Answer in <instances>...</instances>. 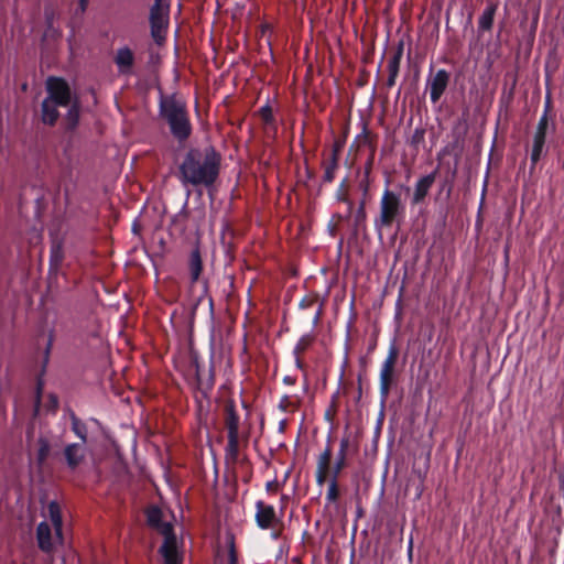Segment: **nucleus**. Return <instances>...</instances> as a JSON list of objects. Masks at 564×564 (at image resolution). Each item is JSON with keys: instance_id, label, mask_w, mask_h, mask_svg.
Wrapping results in <instances>:
<instances>
[{"instance_id": "f257e3e1", "label": "nucleus", "mask_w": 564, "mask_h": 564, "mask_svg": "<svg viewBox=\"0 0 564 564\" xmlns=\"http://www.w3.org/2000/svg\"><path fill=\"white\" fill-rule=\"evenodd\" d=\"M221 155L213 147L191 148L177 167V178L185 187L203 186L209 188L220 173Z\"/></svg>"}, {"instance_id": "f03ea898", "label": "nucleus", "mask_w": 564, "mask_h": 564, "mask_svg": "<svg viewBox=\"0 0 564 564\" xmlns=\"http://www.w3.org/2000/svg\"><path fill=\"white\" fill-rule=\"evenodd\" d=\"M160 117L167 123L172 137L180 143L186 142L193 133V126L185 101L174 95L161 96Z\"/></svg>"}, {"instance_id": "7ed1b4c3", "label": "nucleus", "mask_w": 564, "mask_h": 564, "mask_svg": "<svg viewBox=\"0 0 564 564\" xmlns=\"http://www.w3.org/2000/svg\"><path fill=\"white\" fill-rule=\"evenodd\" d=\"M350 449V436L345 435L340 440L338 452L336 453L335 460L332 464L334 455L332 438H327L326 446L317 456L316 460L315 480L318 486H323L328 479H339L343 470L348 465Z\"/></svg>"}, {"instance_id": "20e7f679", "label": "nucleus", "mask_w": 564, "mask_h": 564, "mask_svg": "<svg viewBox=\"0 0 564 564\" xmlns=\"http://www.w3.org/2000/svg\"><path fill=\"white\" fill-rule=\"evenodd\" d=\"M404 215L405 205L402 202L401 195L387 187L379 202V214L373 219V227L379 239H382V231L384 229H390L394 224L399 226Z\"/></svg>"}, {"instance_id": "39448f33", "label": "nucleus", "mask_w": 564, "mask_h": 564, "mask_svg": "<svg viewBox=\"0 0 564 564\" xmlns=\"http://www.w3.org/2000/svg\"><path fill=\"white\" fill-rule=\"evenodd\" d=\"M171 0H154L150 8V33L155 43L161 44L170 24Z\"/></svg>"}, {"instance_id": "423d86ee", "label": "nucleus", "mask_w": 564, "mask_h": 564, "mask_svg": "<svg viewBox=\"0 0 564 564\" xmlns=\"http://www.w3.org/2000/svg\"><path fill=\"white\" fill-rule=\"evenodd\" d=\"M399 358V349L395 343H391L388 349V355L383 360L379 375V393L381 400L384 402L391 391V387L395 382V365Z\"/></svg>"}, {"instance_id": "0eeeda50", "label": "nucleus", "mask_w": 564, "mask_h": 564, "mask_svg": "<svg viewBox=\"0 0 564 564\" xmlns=\"http://www.w3.org/2000/svg\"><path fill=\"white\" fill-rule=\"evenodd\" d=\"M195 368V400L198 408H202V399H209L215 386V373L213 364L205 369L197 359L193 361Z\"/></svg>"}, {"instance_id": "6e6552de", "label": "nucleus", "mask_w": 564, "mask_h": 564, "mask_svg": "<svg viewBox=\"0 0 564 564\" xmlns=\"http://www.w3.org/2000/svg\"><path fill=\"white\" fill-rule=\"evenodd\" d=\"M451 80V74L444 69L434 72V66H430V73L426 79V87L430 91V100L432 104H437L444 93L446 91Z\"/></svg>"}, {"instance_id": "1a4fd4ad", "label": "nucleus", "mask_w": 564, "mask_h": 564, "mask_svg": "<svg viewBox=\"0 0 564 564\" xmlns=\"http://www.w3.org/2000/svg\"><path fill=\"white\" fill-rule=\"evenodd\" d=\"M46 91L48 100L59 107H67L72 102V90L68 83L62 77L51 76L46 80Z\"/></svg>"}, {"instance_id": "9d476101", "label": "nucleus", "mask_w": 564, "mask_h": 564, "mask_svg": "<svg viewBox=\"0 0 564 564\" xmlns=\"http://www.w3.org/2000/svg\"><path fill=\"white\" fill-rule=\"evenodd\" d=\"M254 521L261 530L273 528L275 523L280 522L273 506L267 505L262 500L256 502Z\"/></svg>"}, {"instance_id": "9b49d317", "label": "nucleus", "mask_w": 564, "mask_h": 564, "mask_svg": "<svg viewBox=\"0 0 564 564\" xmlns=\"http://www.w3.org/2000/svg\"><path fill=\"white\" fill-rule=\"evenodd\" d=\"M164 541L159 549L164 564H182V556L177 551V539L174 530L163 535Z\"/></svg>"}, {"instance_id": "f8f14e48", "label": "nucleus", "mask_w": 564, "mask_h": 564, "mask_svg": "<svg viewBox=\"0 0 564 564\" xmlns=\"http://www.w3.org/2000/svg\"><path fill=\"white\" fill-rule=\"evenodd\" d=\"M223 419L227 434L240 433V415L238 413L236 402L231 398L224 401Z\"/></svg>"}, {"instance_id": "ddd939ff", "label": "nucleus", "mask_w": 564, "mask_h": 564, "mask_svg": "<svg viewBox=\"0 0 564 564\" xmlns=\"http://www.w3.org/2000/svg\"><path fill=\"white\" fill-rule=\"evenodd\" d=\"M147 524L161 535L170 533L174 527L163 520V512L158 506H150L145 510Z\"/></svg>"}, {"instance_id": "4468645a", "label": "nucleus", "mask_w": 564, "mask_h": 564, "mask_svg": "<svg viewBox=\"0 0 564 564\" xmlns=\"http://www.w3.org/2000/svg\"><path fill=\"white\" fill-rule=\"evenodd\" d=\"M437 173H438V169H435L430 174L424 175L417 180V182L415 183V186H414L413 196L411 198L412 205H417L425 199V197L427 196L430 189L432 188V186L436 180Z\"/></svg>"}, {"instance_id": "2eb2a0df", "label": "nucleus", "mask_w": 564, "mask_h": 564, "mask_svg": "<svg viewBox=\"0 0 564 564\" xmlns=\"http://www.w3.org/2000/svg\"><path fill=\"white\" fill-rule=\"evenodd\" d=\"M134 54L128 46H123L117 50L113 62L118 68L120 75H131L134 66Z\"/></svg>"}, {"instance_id": "dca6fc26", "label": "nucleus", "mask_w": 564, "mask_h": 564, "mask_svg": "<svg viewBox=\"0 0 564 564\" xmlns=\"http://www.w3.org/2000/svg\"><path fill=\"white\" fill-rule=\"evenodd\" d=\"M240 441L241 434H227V444L225 447V460L227 464L236 465L240 462ZM247 462V459H241V463Z\"/></svg>"}, {"instance_id": "f3484780", "label": "nucleus", "mask_w": 564, "mask_h": 564, "mask_svg": "<svg viewBox=\"0 0 564 564\" xmlns=\"http://www.w3.org/2000/svg\"><path fill=\"white\" fill-rule=\"evenodd\" d=\"M64 457L67 467L72 470L76 469L85 457L84 444L70 443L64 448Z\"/></svg>"}, {"instance_id": "a211bd4d", "label": "nucleus", "mask_w": 564, "mask_h": 564, "mask_svg": "<svg viewBox=\"0 0 564 564\" xmlns=\"http://www.w3.org/2000/svg\"><path fill=\"white\" fill-rule=\"evenodd\" d=\"M65 258L63 242L62 241H53L50 249V259H48V274L57 275L63 261Z\"/></svg>"}, {"instance_id": "6ab92c4d", "label": "nucleus", "mask_w": 564, "mask_h": 564, "mask_svg": "<svg viewBox=\"0 0 564 564\" xmlns=\"http://www.w3.org/2000/svg\"><path fill=\"white\" fill-rule=\"evenodd\" d=\"M187 268L189 273L191 284H195L200 281V275L203 272V259L200 254V250L198 247H195L188 257Z\"/></svg>"}, {"instance_id": "aec40b11", "label": "nucleus", "mask_w": 564, "mask_h": 564, "mask_svg": "<svg viewBox=\"0 0 564 564\" xmlns=\"http://www.w3.org/2000/svg\"><path fill=\"white\" fill-rule=\"evenodd\" d=\"M547 132L534 131L530 154L531 167L534 169L543 156Z\"/></svg>"}, {"instance_id": "412c9836", "label": "nucleus", "mask_w": 564, "mask_h": 564, "mask_svg": "<svg viewBox=\"0 0 564 564\" xmlns=\"http://www.w3.org/2000/svg\"><path fill=\"white\" fill-rule=\"evenodd\" d=\"M36 541L39 549L45 553L53 551L52 530L47 522L42 521L36 527Z\"/></svg>"}, {"instance_id": "4be33fe9", "label": "nucleus", "mask_w": 564, "mask_h": 564, "mask_svg": "<svg viewBox=\"0 0 564 564\" xmlns=\"http://www.w3.org/2000/svg\"><path fill=\"white\" fill-rule=\"evenodd\" d=\"M552 110H553L552 100H551L550 95H547L545 98V101H544L543 112L538 121L535 131H542V132L549 133V131L551 130L552 132H554L555 123L552 119Z\"/></svg>"}, {"instance_id": "5701e85b", "label": "nucleus", "mask_w": 564, "mask_h": 564, "mask_svg": "<svg viewBox=\"0 0 564 564\" xmlns=\"http://www.w3.org/2000/svg\"><path fill=\"white\" fill-rule=\"evenodd\" d=\"M48 518L54 528L55 534L61 540L63 539V517L59 503L56 500H52L47 505Z\"/></svg>"}, {"instance_id": "b1692460", "label": "nucleus", "mask_w": 564, "mask_h": 564, "mask_svg": "<svg viewBox=\"0 0 564 564\" xmlns=\"http://www.w3.org/2000/svg\"><path fill=\"white\" fill-rule=\"evenodd\" d=\"M58 105L55 102L44 99L41 105V119L44 124L54 126L59 117V112L57 110Z\"/></svg>"}, {"instance_id": "393cba45", "label": "nucleus", "mask_w": 564, "mask_h": 564, "mask_svg": "<svg viewBox=\"0 0 564 564\" xmlns=\"http://www.w3.org/2000/svg\"><path fill=\"white\" fill-rule=\"evenodd\" d=\"M322 167L324 170L323 183H333L336 176V172L339 169V161H337L335 158H325L322 162Z\"/></svg>"}, {"instance_id": "a878e982", "label": "nucleus", "mask_w": 564, "mask_h": 564, "mask_svg": "<svg viewBox=\"0 0 564 564\" xmlns=\"http://www.w3.org/2000/svg\"><path fill=\"white\" fill-rule=\"evenodd\" d=\"M80 117V106L79 102L76 100L74 102H70L68 111L65 117V126L66 130L73 131L76 129L79 122Z\"/></svg>"}, {"instance_id": "bb28decb", "label": "nucleus", "mask_w": 564, "mask_h": 564, "mask_svg": "<svg viewBox=\"0 0 564 564\" xmlns=\"http://www.w3.org/2000/svg\"><path fill=\"white\" fill-rule=\"evenodd\" d=\"M496 13V6L489 4L485 8L482 14L478 20V29L479 31H490L494 25V19Z\"/></svg>"}, {"instance_id": "cd10ccee", "label": "nucleus", "mask_w": 564, "mask_h": 564, "mask_svg": "<svg viewBox=\"0 0 564 564\" xmlns=\"http://www.w3.org/2000/svg\"><path fill=\"white\" fill-rule=\"evenodd\" d=\"M258 115L260 119L262 120V123L267 128L273 129L274 132H276V120L273 116L272 107L270 106L269 101H267L265 105L261 106L258 110Z\"/></svg>"}, {"instance_id": "c85d7f7f", "label": "nucleus", "mask_w": 564, "mask_h": 564, "mask_svg": "<svg viewBox=\"0 0 564 564\" xmlns=\"http://www.w3.org/2000/svg\"><path fill=\"white\" fill-rule=\"evenodd\" d=\"M404 44L403 42H399L397 48L393 52V55L390 57L388 62V72L389 74L399 75L400 64L403 56Z\"/></svg>"}, {"instance_id": "c756f323", "label": "nucleus", "mask_w": 564, "mask_h": 564, "mask_svg": "<svg viewBox=\"0 0 564 564\" xmlns=\"http://www.w3.org/2000/svg\"><path fill=\"white\" fill-rule=\"evenodd\" d=\"M354 220V228L355 231L365 230L366 229V220H367V213H366V200L361 199L357 210L352 215Z\"/></svg>"}, {"instance_id": "7c9ffc66", "label": "nucleus", "mask_w": 564, "mask_h": 564, "mask_svg": "<svg viewBox=\"0 0 564 564\" xmlns=\"http://www.w3.org/2000/svg\"><path fill=\"white\" fill-rule=\"evenodd\" d=\"M301 404V400L297 397H290L288 394H284L278 404V409L283 413H293L296 410H299Z\"/></svg>"}, {"instance_id": "2f4dec72", "label": "nucleus", "mask_w": 564, "mask_h": 564, "mask_svg": "<svg viewBox=\"0 0 564 564\" xmlns=\"http://www.w3.org/2000/svg\"><path fill=\"white\" fill-rule=\"evenodd\" d=\"M70 421H72V431L74 432V434L77 437L80 438V441H82L80 444H85L87 442V433H88L87 425L80 419H78L75 415V413H72Z\"/></svg>"}, {"instance_id": "473e14b6", "label": "nucleus", "mask_w": 564, "mask_h": 564, "mask_svg": "<svg viewBox=\"0 0 564 564\" xmlns=\"http://www.w3.org/2000/svg\"><path fill=\"white\" fill-rule=\"evenodd\" d=\"M315 336L313 334H304L300 337L293 348V355L302 356L314 343Z\"/></svg>"}, {"instance_id": "72a5a7b5", "label": "nucleus", "mask_w": 564, "mask_h": 564, "mask_svg": "<svg viewBox=\"0 0 564 564\" xmlns=\"http://www.w3.org/2000/svg\"><path fill=\"white\" fill-rule=\"evenodd\" d=\"M326 482H328L327 492L325 496V500L327 505L334 503L339 499L340 491H339V484L338 479H328Z\"/></svg>"}, {"instance_id": "f704fd0d", "label": "nucleus", "mask_w": 564, "mask_h": 564, "mask_svg": "<svg viewBox=\"0 0 564 564\" xmlns=\"http://www.w3.org/2000/svg\"><path fill=\"white\" fill-rule=\"evenodd\" d=\"M37 443H39V449H37L36 460H37L39 465H43L48 457L51 446H50V442L44 437H40Z\"/></svg>"}, {"instance_id": "c9c22d12", "label": "nucleus", "mask_w": 564, "mask_h": 564, "mask_svg": "<svg viewBox=\"0 0 564 564\" xmlns=\"http://www.w3.org/2000/svg\"><path fill=\"white\" fill-rule=\"evenodd\" d=\"M335 197L338 202H341V203H349L351 199L349 198V195H348V183H347V178H344L340 184L338 185L337 189H336V193H335Z\"/></svg>"}, {"instance_id": "e433bc0d", "label": "nucleus", "mask_w": 564, "mask_h": 564, "mask_svg": "<svg viewBox=\"0 0 564 564\" xmlns=\"http://www.w3.org/2000/svg\"><path fill=\"white\" fill-rule=\"evenodd\" d=\"M319 302V295L317 293L306 294L299 303L300 310H307Z\"/></svg>"}, {"instance_id": "4c0bfd02", "label": "nucleus", "mask_w": 564, "mask_h": 564, "mask_svg": "<svg viewBox=\"0 0 564 564\" xmlns=\"http://www.w3.org/2000/svg\"><path fill=\"white\" fill-rule=\"evenodd\" d=\"M53 341H54V332L51 330L50 334H48V340H47V344H46V347H45V350H44L43 371L45 370V367L48 364V359H50Z\"/></svg>"}, {"instance_id": "58836bf2", "label": "nucleus", "mask_w": 564, "mask_h": 564, "mask_svg": "<svg viewBox=\"0 0 564 564\" xmlns=\"http://www.w3.org/2000/svg\"><path fill=\"white\" fill-rule=\"evenodd\" d=\"M343 149H344V141L335 140L332 145L330 153L327 158H335V159H337V161H339L340 153H341Z\"/></svg>"}, {"instance_id": "ea45409f", "label": "nucleus", "mask_w": 564, "mask_h": 564, "mask_svg": "<svg viewBox=\"0 0 564 564\" xmlns=\"http://www.w3.org/2000/svg\"><path fill=\"white\" fill-rule=\"evenodd\" d=\"M228 562H229V564H238V554H237L235 541L232 538L229 541Z\"/></svg>"}, {"instance_id": "a19ab883", "label": "nucleus", "mask_w": 564, "mask_h": 564, "mask_svg": "<svg viewBox=\"0 0 564 564\" xmlns=\"http://www.w3.org/2000/svg\"><path fill=\"white\" fill-rule=\"evenodd\" d=\"M424 133L425 131L423 129H415L410 140L411 145L417 147L421 142H423Z\"/></svg>"}, {"instance_id": "79ce46f5", "label": "nucleus", "mask_w": 564, "mask_h": 564, "mask_svg": "<svg viewBox=\"0 0 564 564\" xmlns=\"http://www.w3.org/2000/svg\"><path fill=\"white\" fill-rule=\"evenodd\" d=\"M373 160H375V147L371 145V153H370L368 160L365 163V174H366V176H369V174L372 171Z\"/></svg>"}, {"instance_id": "37998d69", "label": "nucleus", "mask_w": 564, "mask_h": 564, "mask_svg": "<svg viewBox=\"0 0 564 564\" xmlns=\"http://www.w3.org/2000/svg\"><path fill=\"white\" fill-rule=\"evenodd\" d=\"M281 484L278 481L276 478L273 480H270L265 484V490L268 494H275L280 490Z\"/></svg>"}, {"instance_id": "c03bdc74", "label": "nucleus", "mask_w": 564, "mask_h": 564, "mask_svg": "<svg viewBox=\"0 0 564 564\" xmlns=\"http://www.w3.org/2000/svg\"><path fill=\"white\" fill-rule=\"evenodd\" d=\"M346 204H347V210L345 212V215H338V218L340 220H348L349 218L352 217L354 203L350 200L349 203H346Z\"/></svg>"}, {"instance_id": "a18cd8bd", "label": "nucleus", "mask_w": 564, "mask_h": 564, "mask_svg": "<svg viewBox=\"0 0 564 564\" xmlns=\"http://www.w3.org/2000/svg\"><path fill=\"white\" fill-rule=\"evenodd\" d=\"M322 316H323V303L321 302L318 304V308H317L316 313L314 314V317L312 321L313 326H317L319 324Z\"/></svg>"}, {"instance_id": "49530a36", "label": "nucleus", "mask_w": 564, "mask_h": 564, "mask_svg": "<svg viewBox=\"0 0 564 564\" xmlns=\"http://www.w3.org/2000/svg\"><path fill=\"white\" fill-rule=\"evenodd\" d=\"M42 389H43V383H42L41 380H37V383H36V406H39V404L41 402Z\"/></svg>"}, {"instance_id": "de8ad7c7", "label": "nucleus", "mask_w": 564, "mask_h": 564, "mask_svg": "<svg viewBox=\"0 0 564 564\" xmlns=\"http://www.w3.org/2000/svg\"><path fill=\"white\" fill-rule=\"evenodd\" d=\"M89 0H78L77 12L84 13L87 10Z\"/></svg>"}, {"instance_id": "09e8293b", "label": "nucleus", "mask_w": 564, "mask_h": 564, "mask_svg": "<svg viewBox=\"0 0 564 564\" xmlns=\"http://www.w3.org/2000/svg\"><path fill=\"white\" fill-rule=\"evenodd\" d=\"M398 75L395 74H389L388 79L386 82L387 88H392L395 85Z\"/></svg>"}, {"instance_id": "8fccbe9b", "label": "nucleus", "mask_w": 564, "mask_h": 564, "mask_svg": "<svg viewBox=\"0 0 564 564\" xmlns=\"http://www.w3.org/2000/svg\"><path fill=\"white\" fill-rule=\"evenodd\" d=\"M50 406L53 409V410H56L57 406H58V398L54 394H51L50 395Z\"/></svg>"}, {"instance_id": "3c124183", "label": "nucleus", "mask_w": 564, "mask_h": 564, "mask_svg": "<svg viewBox=\"0 0 564 564\" xmlns=\"http://www.w3.org/2000/svg\"><path fill=\"white\" fill-rule=\"evenodd\" d=\"M296 382V378L295 377H292V376H285L283 378V383L288 384V386H294Z\"/></svg>"}, {"instance_id": "603ef678", "label": "nucleus", "mask_w": 564, "mask_h": 564, "mask_svg": "<svg viewBox=\"0 0 564 564\" xmlns=\"http://www.w3.org/2000/svg\"><path fill=\"white\" fill-rule=\"evenodd\" d=\"M294 357H295V366H296V368L303 370L304 369V362H303L301 356L300 355H294Z\"/></svg>"}, {"instance_id": "864d4df0", "label": "nucleus", "mask_w": 564, "mask_h": 564, "mask_svg": "<svg viewBox=\"0 0 564 564\" xmlns=\"http://www.w3.org/2000/svg\"><path fill=\"white\" fill-rule=\"evenodd\" d=\"M361 135H362L365 142H369L370 143L369 132L366 129L364 130Z\"/></svg>"}, {"instance_id": "5fc2aeb1", "label": "nucleus", "mask_w": 564, "mask_h": 564, "mask_svg": "<svg viewBox=\"0 0 564 564\" xmlns=\"http://www.w3.org/2000/svg\"><path fill=\"white\" fill-rule=\"evenodd\" d=\"M208 291V282L207 280H203V295H206Z\"/></svg>"}, {"instance_id": "6e6d98bb", "label": "nucleus", "mask_w": 564, "mask_h": 564, "mask_svg": "<svg viewBox=\"0 0 564 564\" xmlns=\"http://www.w3.org/2000/svg\"><path fill=\"white\" fill-rule=\"evenodd\" d=\"M272 536H273L274 539H278V538L280 536V533H279V532H273V533H272Z\"/></svg>"}]
</instances>
